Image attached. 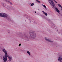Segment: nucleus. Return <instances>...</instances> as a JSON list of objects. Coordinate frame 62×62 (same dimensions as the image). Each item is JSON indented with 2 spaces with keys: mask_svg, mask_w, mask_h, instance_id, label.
Instances as JSON below:
<instances>
[{
  "mask_svg": "<svg viewBox=\"0 0 62 62\" xmlns=\"http://www.w3.org/2000/svg\"><path fill=\"white\" fill-rule=\"evenodd\" d=\"M30 36L29 37H28V35H21L20 37L25 39L26 40L28 41L29 40H28L29 39H34L36 37V33H35L34 32H30Z\"/></svg>",
  "mask_w": 62,
  "mask_h": 62,
  "instance_id": "obj_1",
  "label": "nucleus"
},
{
  "mask_svg": "<svg viewBox=\"0 0 62 62\" xmlns=\"http://www.w3.org/2000/svg\"><path fill=\"white\" fill-rule=\"evenodd\" d=\"M0 17L2 18H6L8 17V15L4 13H0Z\"/></svg>",
  "mask_w": 62,
  "mask_h": 62,
  "instance_id": "obj_2",
  "label": "nucleus"
},
{
  "mask_svg": "<svg viewBox=\"0 0 62 62\" xmlns=\"http://www.w3.org/2000/svg\"><path fill=\"white\" fill-rule=\"evenodd\" d=\"M0 17L2 18H6L8 17V15L4 13H0Z\"/></svg>",
  "mask_w": 62,
  "mask_h": 62,
  "instance_id": "obj_3",
  "label": "nucleus"
},
{
  "mask_svg": "<svg viewBox=\"0 0 62 62\" xmlns=\"http://www.w3.org/2000/svg\"><path fill=\"white\" fill-rule=\"evenodd\" d=\"M48 1L52 7H54L55 4L54 2H53V0H48Z\"/></svg>",
  "mask_w": 62,
  "mask_h": 62,
  "instance_id": "obj_4",
  "label": "nucleus"
},
{
  "mask_svg": "<svg viewBox=\"0 0 62 62\" xmlns=\"http://www.w3.org/2000/svg\"><path fill=\"white\" fill-rule=\"evenodd\" d=\"M8 57V56L5 55L3 57V60L4 62H6L7 61V57Z\"/></svg>",
  "mask_w": 62,
  "mask_h": 62,
  "instance_id": "obj_5",
  "label": "nucleus"
},
{
  "mask_svg": "<svg viewBox=\"0 0 62 62\" xmlns=\"http://www.w3.org/2000/svg\"><path fill=\"white\" fill-rule=\"evenodd\" d=\"M51 24V27H53V29H57L56 26L53 23H52Z\"/></svg>",
  "mask_w": 62,
  "mask_h": 62,
  "instance_id": "obj_6",
  "label": "nucleus"
},
{
  "mask_svg": "<svg viewBox=\"0 0 62 62\" xmlns=\"http://www.w3.org/2000/svg\"><path fill=\"white\" fill-rule=\"evenodd\" d=\"M58 60L60 61L59 62H62V55H60L59 56Z\"/></svg>",
  "mask_w": 62,
  "mask_h": 62,
  "instance_id": "obj_7",
  "label": "nucleus"
},
{
  "mask_svg": "<svg viewBox=\"0 0 62 62\" xmlns=\"http://www.w3.org/2000/svg\"><path fill=\"white\" fill-rule=\"evenodd\" d=\"M45 39L46 41H48V42H54V41H51V40H50L49 39H47V38L46 37H45Z\"/></svg>",
  "mask_w": 62,
  "mask_h": 62,
  "instance_id": "obj_8",
  "label": "nucleus"
},
{
  "mask_svg": "<svg viewBox=\"0 0 62 62\" xmlns=\"http://www.w3.org/2000/svg\"><path fill=\"white\" fill-rule=\"evenodd\" d=\"M2 51L4 53H5L4 55H8V52L6 49H3L2 50Z\"/></svg>",
  "mask_w": 62,
  "mask_h": 62,
  "instance_id": "obj_9",
  "label": "nucleus"
},
{
  "mask_svg": "<svg viewBox=\"0 0 62 62\" xmlns=\"http://www.w3.org/2000/svg\"><path fill=\"white\" fill-rule=\"evenodd\" d=\"M7 17L6 18V19L7 20H8V21H11V18H10V17L9 16H7Z\"/></svg>",
  "mask_w": 62,
  "mask_h": 62,
  "instance_id": "obj_10",
  "label": "nucleus"
},
{
  "mask_svg": "<svg viewBox=\"0 0 62 62\" xmlns=\"http://www.w3.org/2000/svg\"><path fill=\"white\" fill-rule=\"evenodd\" d=\"M55 9L56 11L58 12V13H59V14H60V11L58 10V9L56 8V7H55Z\"/></svg>",
  "mask_w": 62,
  "mask_h": 62,
  "instance_id": "obj_11",
  "label": "nucleus"
},
{
  "mask_svg": "<svg viewBox=\"0 0 62 62\" xmlns=\"http://www.w3.org/2000/svg\"><path fill=\"white\" fill-rule=\"evenodd\" d=\"M6 2H8V3H9V4H11V5H12V3L11 2H10V0H6Z\"/></svg>",
  "mask_w": 62,
  "mask_h": 62,
  "instance_id": "obj_12",
  "label": "nucleus"
},
{
  "mask_svg": "<svg viewBox=\"0 0 62 62\" xmlns=\"http://www.w3.org/2000/svg\"><path fill=\"white\" fill-rule=\"evenodd\" d=\"M8 58L9 59V61H11L12 59V58L11 57L8 56Z\"/></svg>",
  "mask_w": 62,
  "mask_h": 62,
  "instance_id": "obj_13",
  "label": "nucleus"
},
{
  "mask_svg": "<svg viewBox=\"0 0 62 62\" xmlns=\"http://www.w3.org/2000/svg\"><path fill=\"white\" fill-rule=\"evenodd\" d=\"M9 10H13V8L11 6L9 7V8L8 9Z\"/></svg>",
  "mask_w": 62,
  "mask_h": 62,
  "instance_id": "obj_14",
  "label": "nucleus"
},
{
  "mask_svg": "<svg viewBox=\"0 0 62 62\" xmlns=\"http://www.w3.org/2000/svg\"><path fill=\"white\" fill-rule=\"evenodd\" d=\"M26 17V18H25V21H27V20H30V19L29 18V17H28L27 16H25V17Z\"/></svg>",
  "mask_w": 62,
  "mask_h": 62,
  "instance_id": "obj_15",
  "label": "nucleus"
},
{
  "mask_svg": "<svg viewBox=\"0 0 62 62\" xmlns=\"http://www.w3.org/2000/svg\"><path fill=\"white\" fill-rule=\"evenodd\" d=\"M5 8H6L8 9L9 8V7L8 6L6 5V6H5Z\"/></svg>",
  "mask_w": 62,
  "mask_h": 62,
  "instance_id": "obj_16",
  "label": "nucleus"
},
{
  "mask_svg": "<svg viewBox=\"0 0 62 62\" xmlns=\"http://www.w3.org/2000/svg\"><path fill=\"white\" fill-rule=\"evenodd\" d=\"M27 53L29 55H31V53H30V52L28 51H27Z\"/></svg>",
  "mask_w": 62,
  "mask_h": 62,
  "instance_id": "obj_17",
  "label": "nucleus"
},
{
  "mask_svg": "<svg viewBox=\"0 0 62 62\" xmlns=\"http://www.w3.org/2000/svg\"><path fill=\"white\" fill-rule=\"evenodd\" d=\"M34 3H31V6H34Z\"/></svg>",
  "mask_w": 62,
  "mask_h": 62,
  "instance_id": "obj_18",
  "label": "nucleus"
},
{
  "mask_svg": "<svg viewBox=\"0 0 62 62\" xmlns=\"http://www.w3.org/2000/svg\"><path fill=\"white\" fill-rule=\"evenodd\" d=\"M6 3H3V6L4 7H5V6H6Z\"/></svg>",
  "mask_w": 62,
  "mask_h": 62,
  "instance_id": "obj_19",
  "label": "nucleus"
},
{
  "mask_svg": "<svg viewBox=\"0 0 62 62\" xmlns=\"http://www.w3.org/2000/svg\"><path fill=\"white\" fill-rule=\"evenodd\" d=\"M43 6L44 8H46V6H45V5H43Z\"/></svg>",
  "mask_w": 62,
  "mask_h": 62,
  "instance_id": "obj_20",
  "label": "nucleus"
},
{
  "mask_svg": "<svg viewBox=\"0 0 62 62\" xmlns=\"http://www.w3.org/2000/svg\"><path fill=\"white\" fill-rule=\"evenodd\" d=\"M36 1L38 3H40V1L38 0H36Z\"/></svg>",
  "mask_w": 62,
  "mask_h": 62,
  "instance_id": "obj_21",
  "label": "nucleus"
},
{
  "mask_svg": "<svg viewBox=\"0 0 62 62\" xmlns=\"http://www.w3.org/2000/svg\"><path fill=\"white\" fill-rule=\"evenodd\" d=\"M44 14H45V15H46V16L48 15V14H47V13H46Z\"/></svg>",
  "mask_w": 62,
  "mask_h": 62,
  "instance_id": "obj_22",
  "label": "nucleus"
},
{
  "mask_svg": "<svg viewBox=\"0 0 62 62\" xmlns=\"http://www.w3.org/2000/svg\"><path fill=\"white\" fill-rule=\"evenodd\" d=\"M60 16H61V17H62V13H61L60 14Z\"/></svg>",
  "mask_w": 62,
  "mask_h": 62,
  "instance_id": "obj_23",
  "label": "nucleus"
},
{
  "mask_svg": "<svg viewBox=\"0 0 62 62\" xmlns=\"http://www.w3.org/2000/svg\"><path fill=\"white\" fill-rule=\"evenodd\" d=\"M42 12H43V14H45V13H46V12H44V11H42Z\"/></svg>",
  "mask_w": 62,
  "mask_h": 62,
  "instance_id": "obj_24",
  "label": "nucleus"
},
{
  "mask_svg": "<svg viewBox=\"0 0 62 62\" xmlns=\"http://www.w3.org/2000/svg\"><path fill=\"white\" fill-rule=\"evenodd\" d=\"M21 44H19V47H20V46H21Z\"/></svg>",
  "mask_w": 62,
  "mask_h": 62,
  "instance_id": "obj_25",
  "label": "nucleus"
},
{
  "mask_svg": "<svg viewBox=\"0 0 62 62\" xmlns=\"http://www.w3.org/2000/svg\"><path fill=\"white\" fill-rule=\"evenodd\" d=\"M48 21H50V19H48Z\"/></svg>",
  "mask_w": 62,
  "mask_h": 62,
  "instance_id": "obj_26",
  "label": "nucleus"
},
{
  "mask_svg": "<svg viewBox=\"0 0 62 62\" xmlns=\"http://www.w3.org/2000/svg\"><path fill=\"white\" fill-rule=\"evenodd\" d=\"M55 2L56 3H56H57V2H56V1H55Z\"/></svg>",
  "mask_w": 62,
  "mask_h": 62,
  "instance_id": "obj_27",
  "label": "nucleus"
},
{
  "mask_svg": "<svg viewBox=\"0 0 62 62\" xmlns=\"http://www.w3.org/2000/svg\"><path fill=\"white\" fill-rule=\"evenodd\" d=\"M34 23H35L36 24H37V23H36V22H34Z\"/></svg>",
  "mask_w": 62,
  "mask_h": 62,
  "instance_id": "obj_28",
  "label": "nucleus"
},
{
  "mask_svg": "<svg viewBox=\"0 0 62 62\" xmlns=\"http://www.w3.org/2000/svg\"><path fill=\"white\" fill-rule=\"evenodd\" d=\"M61 33H62V31H61Z\"/></svg>",
  "mask_w": 62,
  "mask_h": 62,
  "instance_id": "obj_29",
  "label": "nucleus"
},
{
  "mask_svg": "<svg viewBox=\"0 0 62 62\" xmlns=\"http://www.w3.org/2000/svg\"><path fill=\"white\" fill-rule=\"evenodd\" d=\"M34 12L35 13H36V11H35Z\"/></svg>",
  "mask_w": 62,
  "mask_h": 62,
  "instance_id": "obj_30",
  "label": "nucleus"
},
{
  "mask_svg": "<svg viewBox=\"0 0 62 62\" xmlns=\"http://www.w3.org/2000/svg\"><path fill=\"white\" fill-rule=\"evenodd\" d=\"M56 31H58V30H57V31L56 30Z\"/></svg>",
  "mask_w": 62,
  "mask_h": 62,
  "instance_id": "obj_31",
  "label": "nucleus"
},
{
  "mask_svg": "<svg viewBox=\"0 0 62 62\" xmlns=\"http://www.w3.org/2000/svg\"><path fill=\"white\" fill-rule=\"evenodd\" d=\"M30 23H31V22H30Z\"/></svg>",
  "mask_w": 62,
  "mask_h": 62,
  "instance_id": "obj_32",
  "label": "nucleus"
},
{
  "mask_svg": "<svg viewBox=\"0 0 62 62\" xmlns=\"http://www.w3.org/2000/svg\"><path fill=\"white\" fill-rule=\"evenodd\" d=\"M8 33H9V32H8Z\"/></svg>",
  "mask_w": 62,
  "mask_h": 62,
  "instance_id": "obj_33",
  "label": "nucleus"
},
{
  "mask_svg": "<svg viewBox=\"0 0 62 62\" xmlns=\"http://www.w3.org/2000/svg\"><path fill=\"white\" fill-rule=\"evenodd\" d=\"M58 33H59V32H58Z\"/></svg>",
  "mask_w": 62,
  "mask_h": 62,
  "instance_id": "obj_34",
  "label": "nucleus"
}]
</instances>
